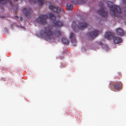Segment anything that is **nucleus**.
<instances>
[{
    "label": "nucleus",
    "instance_id": "nucleus-27",
    "mask_svg": "<svg viewBox=\"0 0 126 126\" xmlns=\"http://www.w3.org/2000/svg\"><path fill=\"white\" fill-rule=\"evenodd\" d=\"M75 2H74V1H72V3L73 4H74Z\"/></svg>",
    "mask_w": 126,
    "mask_h": 126
},
{
    "label": "nucleus",
    "instance_id": "nucleus-22",
    "mask_svg": "<svg viewBox=\"0 0 126 126\" xmlns=\"http://www.w3.org/2000/svg\"><path fill=\"white\" fill-rule=\"evenodd\" d=\"M30 1L31 2H32L33 3H36V1L34 0H30Z\"/></svg>",
    "mask_w": 126,
    "mask_h": 126
},
{
    "label": "nucleus",
    "instance_id": "nucleus-2",
    "mask_svg": "<svg viewBox=\"0 0 126 126\" xmlns=\"http://www.w3.org/2000/svg\"><path fill=\"white\" fill-rule=\"evenodd\" d=\"M107 4L110 8V13L111 16L117 17L120 19L123 18L124 16L122 14L121 10L118 5L109 1L107 2Z\"/></svg>",
    "mask_w": 126,
    "mask_h": 126
},
{
    "label": "nucleus",
    "instance_id": "nucleus-7",
    "mask_svg": "<svg viewBox=\"0 0 126 126\" xmlns=\"http://www.w3.org/2000/svg\"><path fill=\"white\" fill-rule=\"evenodd\" d=\"M99 33L98 31L95 30L92 32L89 33L88 34V38L90 40H92L96 37Z\"/></svg>",
    "mask_w": 126,
    "mask_h": 126
},
{
    "label": "nucleus",
    "instance_id": "nucleus-6",
    "mask_svg": "<svg viewBox=\"0 0 126 126\" xmlns=\"http://www.w3.org/2000/svg\"><path fill=\"white\" fill-rule=\"evenodd\" d=\"M22 11L23 14L27 17H30L32 13V10L30 7H26L24 6L23 7Z\"/></svg>",
    "mask_w": 126,
    "mask_h": 126
},
{
    "label": "nucleus",
    "instance_id": "nucleus-3",
    "mask_svg": "<svg viewBox=\"0 0 126 126\" xmlns=\"http://www.w3.org/2000/svg\"><path fill=\"white\" fill-rule=\"evenodd\" d=\"M88 25V24L85 22L81 21L79 22L78 25L75 22H73L72 24V29L75 32H77L79 29H82L84 28Z\"/></svg>",
    "mask_w": 126,
    "mask_h": 126
},
{
    "label": "nucleus",
    "instance_id": "nucleus-18",
    "mask_svg": "<svg viewBox=\"0 0 126 126\" xmlns=\"http://www.w3.org/2000/svg\"><path fill=\"white\" fill-rule=\"evenodd\" d=\"M67 6L68 7V10L72 11V9L73 8V6L71 4L67 5Z\"/></svg>",
    "mask_w": 126,
    "mask_h": 126
},
{
    "label": "nucleus",
    "instance_id": "nucleus-25",
    "mask_svg": "<svg viewBox=\"0 0 126 126\" xmlns=\"http://www.w3.org/2000/svg\"><path fill=\"white\" fill-rule=\"evenodd\" d=\"M65 65L64 64H61V67L63 68V67H65Z\"/></svg>",
    "mask_w": 126,
    "mask_h": 126
},
{
    "label": "nucleus",
    "instance_id": "nucleus-15",
    "mask_svg": "<svg viewBox=\"0 0 126 126\" xmlns=\"http://www.w3.org/2000/svg\"><path fill=\"white\" fill-rule=\"evenodd\" d=\"M62 42L64 44H67L69 43V41L67 38L65 37H63L61 39Z\"/></svg>",
    "mask_w": 126,
    "mask_h": 126
},
{
    "label": "nucleus",
    "instance_id": "nucleus-8",
    "mask_svg": "<svg viewBox=\"0 0 126 126\" xmlns=\"http://www.w3.org/2000/svg\"><path fill=\"white\" fill-rule=\"evenodd\" d=\"M69 38L71 43L74 46H75L77 43L75 34L72 32H71Z\"/></svg>",
    "mask_w": 126,
    "mask_h": 126
},
{
    "label": "nucleus",
    "instance_id": "nucleus-1",
    "mask_svg": "<svg viewBox=\"0 0 126 126\" xmlns=\"http://www.w3.org/2000/svg\"><path fill=\"white\" fill-rule=\"evenodd\" d=\"M40 34L45 39L52 40L54 39V36L56 35H60L61 33L59 31L55 30L53 27L49 26L43 27L41 29Z\"/></svg>",
    "mask_w": 126,
    "mask_h": 126
},
{
    "label": "nucleus",
    "instance_id": "nucleus-16",
    "mask_svg": "<svg viewBox=\"0 0 126 126\" xmlns=\"http://www.w3.org/2000/svg\"><path fill=\"white\" fill-rule=\"evenodd\" d=\"M48 15H49V18L50 19L52 20H54L55 19V17L53 14L50 13H49Z\"/></svg>",
    "mask_w": 126,
    "mask_h": 126
},
{
    "label": "nucleus",
    "instance_id": "nucleus-28",
    "mask_svg": "<svg viewBox=\"0 0 126 126\" xmlns=\"http://www.w3.org/2000/svg\"><path fill=\"white\" fill-rule=\"evenodd\" d=\"M15 18H16V19H17V18H18V16H15Z\"/></svg>",
    "mask_w": 126,
    "mask_h": 126
},
{
    "label": "nucleus",
    "instance_id": "nucleus-19",
    "mask_svg": "<svg viewBox=\"0 0 126 126\" xmlns=\"http://www.w3.org/2000/svg\"><path fill=\"white\" fill-rule=\"evenodd\" d=\"M79 3L80 4H81L85 3L86 1L85 0H79Z\"/></svg>",
    "mask_w": 126,
    "mask_h": 126
},
{
    "label": "nucleus",
    "instance_id": "nucleus-20",
    "mask_svg": "<svg viewBox=\"0 0 126 126\" xmlns=\"http://www.w3.org/2000/svg\"><path fill=\"white\" fill-rule=\"evenodd\" d=\"M7 2V0H0V3L2 4L6 3Z\"/></svg>",
    "mask_w": 126,
    "mask_h": 126
},
{
    "label": "nucleus",
    "instance_id": "nucleus-23",
    "mask_svg": "<svg viewBox=\"0 0 126 126\" xmlns=\"http://www.w3.org/2000/svg\"><path fill=\"white\" fill-rule=\"evenodd\" d=\"M122 2L126 4V0H122Z\"/></svg>",
    "mask_w": 126,
    "mask_h": 126
},
{
    "label": "nucleus",
    "instance_id": "nucleus-24",
    "mask_svg": "<svg viewBox=\"0 0 126 126\" xmlns=\"http://www.w3.org/2000/svg\"><path fill=\"white\" fill-rule=\"evenodd\" d=\"M9 3H10V4L11 5V6H12V5H13V3H12L11 0H9Z\"/></svg>",
    "mask_w": 126,
    "mask_h": 126
},
{
    "label": "nucleus",
    "instance_id": "nucleus-5",
    "mask_svg": "<svg viewBox=\"0 0 126 126\" xmlns=\"http://www.w3.org/2000/svg\"><path fill=\"white\" fill-rule=\"evenodd\" d=\"M48 18V16L46 15H41L37 19V21L41 25H44L46 23V20Z\"/></svg>",
    "mask_w": 126,
    "mask_h": 126
},
{
    "label": "nucleus",
    "instance_id": "nucleus-17",
    "mask_svg": "<svg viewBox=\"0 0 126 126\" xmlns=\"http://www.w3.org/2000/svg\"><path fill=\"white\" fill-rule=\"evenodd\" d=\"M37 1L40 5H42L44 2V0H37Z\"/></svg>",
    "mask_w": 126,
    "mask_h": 126
},
{
    "label": "nucleus",
    "instance_id": "nucleus-29",
    "mask_svg": "<svg viewBox=\"0 0 126 126\" xmlns=\"http://www.w3.org/2000/svg\"><path fill=\"white\" fill-rule=\"evenodd\" d=\"M117 74L118 75H120V74H119V73H117ZM120 77V76H117V77L118 78H119Z\"/></svg>",
    "mask_w": 126,
    "mask_h": 126
},
{
    "label": "nucleus",
    "instance_id": "nucleus-4",
    "mask_svg": "<svg viewBox=\"0 0 126 126\" xmlns=\"http://www.w3.org/2000/svg\"><path fill=\"white\" fill-rule=\"evenodd\" d=\"M99 4L100 8L97 11V13L103 17L106 18L108 15L107 11L105 8L103 2H101Z\"/></svg>",
    "mask_w": 126,
    "mask_h": 126
},
{
    "label": "nucleus",
    "instance_id": "nucleus-21",
    "mask_svg": "<svg viewBox=\"0 0 126 126\" xmlns=\"http://www.w3.org/2000/svg\"><path fill=\"white\" fill-rule=\"evenodd\" d=\"M18 8V7L17 6L15 7L14 9V10L13 11L14 12H16Z\"/></svg>",
    "mask_w": 126,
    "mask_h": 126
},
{
    "label": "nucleus",
    "instance_id": "nucleus-30",
    "mask_svg": "<svg viewBox=\"0 0 126 126\" xmlns=\"http://www.w3.org/2000/svg\"><path fill=\"white\" fill-rule=\"evenodd\" d=\"M106 48H108V46H106Z\"/></svg>",
    "mask_w": 126,
    "mask_h": 126
},
{
    "label": "nucleus",
    "instance_id": "nucleus-14",
    "mask_svg": "<svg viewBox=\"0 0 126 126\" xmlns=\"http://www.w3.org/2000/svg\"><path fill=\"white\" fill-rule=\"evenodd\" d=\"M49 8L52 11L57 12L59 8L55 6L50 5L49 6Z\"/></svg>",
    "mask_w": 126,
    "mask_h": 126
},
{
    "label": "nucleus",
    "instance_id": "nucleus-26",
    "mask_svg": "<svg viewBox=\"0 0 126 126\" xmlns=\"http://www.w3.org/2000/svg\"><path fill=\"white\" fill-rule=\"evenodd\" d=\"M98 44L99 45H103V44L101 41H99L98 42Z\"/></svg>",
    "mask_w": 126,
    "mask_h": 126
},
{
    "label": "nucleus",
    "instance_id": "nucleus-10",
    "mask_svg": "<svg viewBox=\"0 0 126 126\" xmlns=\"http://www.w3.org/2000/svg\"><path fill=\"white\" fill-rule=\"evenodd\" d=\"M113 39L114 43L116 44H118L122 42V39L120 37H113Z\"/></svg>",
    "mask_w": 126,
    "mask_h": 126
},
{
    "label": "nucleus",
    "instance_id": "nucleus-13",
    "mask_svg": "<svg viewBox=\"0 0 126 126\" xmlns=\"http://www.w3.org/2000/svg\"><path fill=\"white\" fill-rule=\"evenodd\" d=\"M53 23L55 26L56 27H60L62 26L63 25L62 23L59 21H54L53 22Z\"/></svg>",
    "mask_w": 126,
    "mask_h": 126
},
{
    "label": "nucleus",
    "instance_id": "nucleus-11",
    "mask_svg": "<svg viewBox=\"0 0 126 126\" xmlns=\"http://www.w3.org/2000/svg\"><path fill=\"white\" fill-rule=\"evenodd\" d=\"M113 88L116 90H118L121 88L120 86V82H116L114 84Z\"/></svg>",
    "mask_w": 126,
    "mask_h": 126
},
{
    "label": "nucleus",
    "instance_id": "nucleus-9",
    "mask_svg": "<svg viewBox=\"0 0 126 126\" xmlns=\"http://www.w3.org/2000/svg\"><path fill=\"white\" fill-rule=\"evenodd\" d=\"M114 34L113 32H108L106 33L105 35V38L108 40H110L114 37Z\"/></svg>",
    "mask_w": 126,
    "mask_h": 126
},
{
    "label": "nucleus",
    "instance_id": "nucleus-12",
    "mask_svg": "<svg viewBox=\"0 0 126 126\" xmlns=\"http://www.w3.org/2000/svg\"><path fill=\"white\" fill-rule=\"evenodd\" d=\"M116 32L117 34L119 36H123L124 33L123 31L120 28H118L116 30Z\"/></svg>",
    "mask_w": 126,
    "mask_h": 126
}]
</instances>
